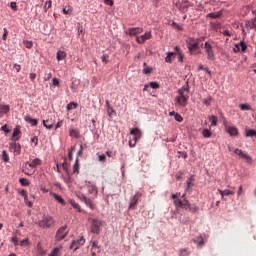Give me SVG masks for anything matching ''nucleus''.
<instances>
[{
    "label": "nucleus",
    "instance_id": "obj_1",
    "mask_svg": "<svg viewBox=\"0 0 256 256\" xmlns=\"http://www.w3.org/2000/svg\"><path fill=\"white\" fill-rule=\"evenodd\" d=\"M176 105L180 107H187L189 101V85H185L182 88L178 89V96L175 99Z\"/></svg>",
    "mask_w": 256,
    "mask_h": 256
},
{
    "label": "nucleus",
    "instance_id": "obj_2",
    "mask_svg": "<svg viewBox=\"0 0 256 256\" xmlns=\"http://www.w3.org/2000/svg\"><path fill=\"white\" fill-rule=\"evenodd\" d=\"M202 49H204V53H205L208 61H215V42L206 41L202 45Z\"/></svg>",
    "mask_w": 256,
    "mask_h": 256
},
{
    "label": "nucleus",
    "instance_id": "obj_3",
    "mask_svg": "<svg viewBox=\"0 0 256 256\" xmlns=\"http://www.w3.org/2000/svg\"><path fill=\"white\" fill-rule=\"evenodd\" d=\"M205 37L202 38H190L188 41V51H190L191 55H199V43L204 41Z\"/></svg>",
    "mask_w": 256,
    "mask_h": 256
},
{
    "label": "nucleus",
    "instance_id": "obj_4",
    "mask_svg": "<svg viewBox=\"0 0 256 256\" xmlns=\"http://www.w3.org/2000/svg\"><path fill=\"white\" fill-rule=\"evenodd\" d=\"M52 225H55V219L49 215L42 216V219L38 222V227H42V229H49Z\"/></svg>",
    "mask_w": 256,
    "mask_h": 256
},
{
    "label": "nucleus",
    "instance_id": "obj_5",
    "mask_svg": "<svg viewBox=\"0 0 256 256\" xmlns=\"http://www.w3.org/2000/svg\"><path fill=\"white\" fill-rule=\"evenodd\" d=\"M130 135H132L133 138L129 141V146L135 147V145H137V141L141 139V136H142L141 130H139V128H133L130 131Z\"/></svg>",
    "mask_w": 256,
    "mask_h": 256
},
{
    "label": "nucleus",
    "instance_id": "obj_6",
    "mask_svg": "<svg viewBox=\"0 0 256 256\" xmlns=\"http://www.w3.org/2000/svg\"><path fill=\"white\" fill-rule=\"evenodd\" d=\"M141 197H143V194L141 192H136L135 195L130 198V204L128 209H131V210L137 209V205H139V201L141 200Z\"/></svg>",
    "mask_w": 256,
    "mask_h": 256
},
{
    "label": "nucleus",
    "instance_id": "obj_7",
    "mask_svg": "<svg viewBox=\"0 0 256 256\" xmlns=\"http://www.w3.org/2000/svg\"><path fill=\"white\" fill-rule=\"evenodd\" d=\"M102 225H103V222L101 220L93 219L91 224V233H95L96 235H99V233H101Z\"/></svg>",
    "mask_w": 256,
    "mask_h": 256
},
{
    "label": "nucleus",
    "instance_id": "obj_8",
    "mask_svg": "<svg viewBox=\"0 0 256 256\" xmlns=\"http://www.w3.org/2000/svg\"><path fill=\"white\" fill-rule=\"evenodd\" d=\"M174 205L176 209H188L191 203H189V200L187 199H184V200L177 199V200H174Z\"/></svg>",
    "mask_w": 256,
    "mask_h": 256
},
{
    "label": "nucleus",
    "instance_id": "obj_9",
    "mask_svg": "<svg viewBox=\"0 0 256 256\" xmlns=\"http://www.w3.org/2000/svg\"><path fill=\"white\" fill-rule=\"evenodd\" d=\"M67 237V226L60 227L56 232V241H63Z\"/></svg>",
    "mask_w": 256,
    "mask_h": 256
},
{
    "label": "nucleus",
    "instance_id": "obj_10",
    "mask_svg": "<svg viewBox=\"0 0 256 256\" xmlns=\"http://www.w3.org/2000/svg\"><path fill=\"white\" fill-rule=\"evenodd\" d=\"M153 35L151 34V31L145 32V34L141 36H136V42L139 43L140 45H143L148 39H151Z\"/></svg>",
    "mask_w": 256,
    "mask_h": 256
},
{
    "label": "nucleus",
    "instance_id": "obj_11",
    "mask_svg": "<svg viewBox=\"0 0 256 256\" xmlns=\"http://www.w3.org/2000/svg\"><path fill=\"white\" fill-rule=\"evenodd\" d=\"M9 150L15 155H21V144L17 142H11L9 144Z\"/></svg>",
    "mask_w": 256,
    "mask_h": 256
},
{
    "label": "nucleus",
    "instance_id": "obj_12",
    "mask_svg": "<svg viewBox=\"0 0 256 256\" xmlns=\"http://www.w3.org/2000/svg\"><path fill=\"white\" fill-rule=\"evenodd\" d=\"M234 153H235V155L240 157V159H245L248 163H251V157L249 155H247L246 153H244L243 150L236 148V149H234Z\"/></svg>",
    "mask_w": 256,
    "mask_h": 256
},
{
    "label": "nucleus",
    "instance_id": "obj_13",
    "mask_svg": "<svg viewBox=\"0 0 256 256\" xmlns=\"http://www.w3.org/2000/svg\"><path fill=\"white\" fill-rule=\"evenodd\" d=\"M143 32V28H128L126 30V34L130 35V37H137V35L141 34Z\"/></svg>",
    "mask_w": 256,
    "mask_h": 256
},
{
    "label": "nucleus",
    "instance_id": "obj_14",
    "mask_svg": "<svg viewBox=\"0 0 256 256\" xmlns=\"http://www.w3.org/2000/svg\"><path fill=\"white\" fill-rule=\"evenodd\" d=\"M82 245H85V238L80 237L78 240L73 241L71 249L77 251V249H79V247H81Z\"/></svg>",
    "mask_w": 256,
    "mask_h": 256
},
{
    "label": "nucleus",
    "instance_id": "obj_15",
    "mask_svg": "<svg viewBox=\"0 0 256 256\" xmlns=\"http://www.w3.org/2000/svg\"><path fill=\"white\" fill-rule=\"evenodd\" d=\"M226 131L231 137H237V135H239V129H237L235 126H228Z\"/></svg>",
    "mask_w": 256,
    "mask_h": 256
},
{
    "label": "nucleus",
    "instance_id": "obj_16",
    "mask_svg": "<svg viewBox=\"0 0 256 256\" xmlns=\"http://www.w3.org/2000/svg\"><path fill=\"white\" fill-rule=\"evenodd\" d=\"M53 125H55V119L48 118L46 120H43V126L47 129H53Z\"/></svg>",
    "mask_w": 256,
    "mask_h": 256
},
{
    "label": "nucleus",
    "instance_id": "obj_17",
    "mask_svg": "<svg viewBox=\"0 0 256 256\" xmlns=\"http://www.w3.org/2000/svg\"><path fill=\"white\" fill-rule=\"evenodd\" d=\"M31 167L32 169H35V167H39L41 165V159L36 158L32 162H26L25 167Z\"/></svg>",
    "mask_w": 256,
    "mask_h": 256
},
{
    "label": "nucleus",
    "instance_id": "obj_18",
    "mask_svg": "<svg viewBox=\"0 0 256 256\" xmlns=\"http://www.w3.org/2000/svg\"><path fill=\"white\" fill-rule=\"evenodd\" d=\"M175 57H177V53L168 52L165 57V63H173V61H175Z\"/></svg>",
    "mask_w": 256,
    "mask_h": 256
},
{
    "label": "nucleus",
    "instance_id": "obj_19",
    "mask_svg": "<svg viewBox=\"0 0 256 256\" xmlns=\"http://www.w3.org/2000/svg\"><path fill=\"white\" fill-rule=\"evenodd\" d=\"M9 111H11V108L9 107V105L0 104V115H2V117L4 115H7Z\"/></svg>",
    "mask_w": 256,
    "mask_h": 256
},
{
    "label": "nucleus",
    "instance_id": "obj_20",
    "mask_svg": "<svg viewBox=\"0 0 256 256\" xmlns=\"http://www.w3.org/2000/svg\"><path fill=\"white\" fill-rule=\"evenodd\" d=\"M69 135L73 137L74 139H79L81 137V134L79 133V129L72 128L69 130Z\"/></svg>",
    "mask_w": 256,
    "mask_h": 256
},
{
    "label": "nucleus",
    "instance_id": "obj_21",
    "mask_svg": "<svg viewBox=\"0 0 256 256\" xmlns=\"http://www.w3.org/2000/svg\"><path fill=\"white\" fill-rule=\"evenodd\" d=\"M218 193H220L222 199H224L225 196L235 195V191L233 190H218Z\"/></svg>",
    "mask_w": 256,
    "mask_h": 256
},
{
    "label": "nucleus",
    "instance_id": "obj_22",
    "mask_svg": "<svg viewBox=\"0 0 256 256\" xmlns=\"http://www.w3.org/2000/svg\"><path fill=\"white\" fill-rule=\"evenodd\" d=\"M81 200L85 203V205L90 207V209H95V206L93 205V202L91 201V199L82 195Z\"/></svg>",
    "mask_w": 256,
    "mask_h": 256
},
{
    "label": "nucleus",
    "instance_id": "obj_23",
    "mask_svg": "<svg viewBox=\"0 0 256 256\" xmlns=\"http://www.w3.org/2000/svg\"><path fill=\"white\" fill-rule=\"evenodd\" d=\"M67 58V52L59 50L56 55L57 61H63V59Z\"/></svg>",
    "mask_w": 256,
    "mask_h": 256
},
{
    "label": "nucleus",
    "instance_id": "obj_24",
    "mask_svg": "<svg viewBox=\"0 0 256 256\" xmlns=\"http://www.w3.org/2000/svg\"><path fill=\"white\" fill-rule=\"evenodd\" d=\"M195 185V177L194 176H190L187 180V187H186V191H189L191 187H193Z\"/></svg>",
    "mask_w": 256,
    "mask_h": 256
},
{
    "label": "nucleus",
    "instance_id": "obj_25",
    "mask_svg": "<svg viewBox=\"0 0 256 256\" xmlns=\"http://www.w3.org/2000/svg\"><path fill=\"white\" fill-rule=\"evenodd\" d=\"M246 27H248V29H253L254 31H256V21L254 19L246 21Z\"/></svg>",
    "mask_w": 256,
    "mask_h": 256
},
{
    "label": "nucleus",
    "instance_id": "obj_26",
    "mask_svg": "<svg viewBox=\"0 0 256 256\" xmlns=\"http://www.w3.org/2000/svg\"><path fill=\"white\" fill-rule=\"evenodd\" d=\"M24 121H26L27 123H31L32 127L37 126V119L31 118V116H25Z\"/></svg>",
    "mask_w": 256,
    "mask_h": 256
},
{
    "label": "nucleus",
    "instance_id": "obj_27",
    "mask_svg": "<svg viewBox=\"0 0 256 256\" xmlns=\"http://www.w3.org/2000/svg\"><path fill=\"white\" fill-rule=\"evenodd\" d=\"M21 133V130L19 128H15L12 134L13 141H19V134Z\"/></svg>",
    "mask_w": 256,
    "mask_h": 256
},
{
    "label": "nucleus",
    "instance_id": "obj_28",
    "mask_svg": "<svg viewBox=\"0 0 256 256\" xmlns=\"http://www.w3.org/2000/svg\"><path fill=\"white\" fill-rule=\"evenodd\" d=\"M52 197H54V199L58 201V203H61V205H65V200L63 199V197L59 196L57 193H52Z\"/></svg>",
    "mask_w": 256,
    "mask_h": 256
},
{
    "label": "nucleus",
    "instance_id": "obj_29",
    "mask_svg": "<svg viewBox=\"0 0 256 256\" xmlns=\"http://www.w3.org/2000/svg\"><path fill=\"white\" fill-rule=\"evenodd\" d=\"M236 47H238L240 51H242V53H245L247 51V44H245V42L243 41L236 44Z\"/></svg>",
    "mask_w": 256,
    "mask_h": 256
},
{
    "label": "nucleus",
    "instance_id": "obj_30",
    "mask_svg": "<svg viewBox=\"0 0 256 256\" xmlns=\"http://www.w3.org/2000/svg\"><path fill=\"white\" fill-rule=\"evenodd\" d=\"M1 159L2 161H4V163H9V154L7 153V151H2Z\"/></svg>",
    "mask_w": 256,
    "mask_h": 256
},
{
    "label": "nucleus",
    "instance_id": "obj_31",
    "mask_svg": "<svg viewBox=\"0 0 256 256\" xmlns=\"http://www.w3.org/2000/svg\"><path fill=\"white\" fill-rule=\"evenodd\" d=\"M52 5H53V2L51 0H47L43 6L44 13H47V10L51 9Z\"/></svg>",
    "mask_w": 256,
    "mask_h": 256
},
{
    "label": "nucleus",
    "instance_id": "obj_32",
    "mask_svg": "<svg viewBox=\"0 0 256 256\" xmlns=\"http://www.w3.org/2000/svg\"><path fill=\"white\" fill-rule=\"evenodd\" d=\"M207 17H210L211 19H219V17H221V12H211Z\"/></svg>",
    "mask_w": 256,
    "mask_h": 256
},
{
    "label": "nucleus",
    "instance_id": "obj_33",
    "mask_svg": "<svg viewBox=\"0 0 256 256\" xmlns=\"http://www.w3.org/2000/svg\"><path fill=\"white\" fill-rule=\"evenodd\" d=\"M19 183L20 185H22V187H29L30 185L29 180H27L26 178H20Z\"/></svg>",
    "mask_w": 256,
    "mask_h": 256
},
{
    "label": "nucleus",
    "instance_id": "obj_34",
    "mask_svg": "<svg viewBox=\"0 0 256 256\" xmlns=\"http://www.w3.org/2000/svg\"><path fill=\"white\" fill-rule=\"evenodd\" d=\"M88 191L89 193H95L96 195L99 193V190L95 184L90 185Z\"/></svg>",
    "mask_w": 256,
    "mask_h": 256
},
{
    "label": "nucleus",
    "instance_id": "obj_35",
    "mask_svg": "<svg viewBox=\"0 0 256 256\" xmlns=\"http://www.w3.org/2000/svg\"><path fill=\"white\" fill-rule=\"evenodd\" d=\"M63 13H64V15H71V13H73V7H71V6L64 7Z\"/></svg>",
    "mask_w": 256,
    "mask_h": 256
},
{
    "label": "nucleus",
    "instance_id": "obj_36",
    "mask_svg": "<svg viewBox=\"0 0 256 256\" xmlns=\"http://www.w3.org/2000/svg\"><path fill=\"white\" fill-rule=\"evenodd\" d=\"M77 107H78V104L76 102H70L69 104H67L66 109L68 111H71L73 109H77Z\"/></svg>",
    "mask_w": 256,
    "mask_h": 256
},
{
    "label": "nucleus",
    "instance_id": "obj_37",
    "mask_svg": "<svg viewBox=\"0 0 256 256\" xmlns=\"http://www.w3.org/2000/svg\"><path fill=\"white\" fill-rule=\"evenodd\" d=\"M202 135H203V137H205V139H209V137H211L212 133L209 129L205 128L202 131Z\"/></svg>",
    "mask_w": 256,
    "mask_h": 256
},
{
    "label": "nucleus",
    "instance_id": "obj_38",
    "mask_svg": "<svg viewBox=\"0 0 256 256\" xmlns=\"http://www.w3.org/2000/svg\"><path fill=\"white\" fill-rule=\"evenodd\" d=\"M73 172L79 173V158H76L75 163L73 165Z\"/></svg>",
    "mask_w": 256,
    "mask_h": 256
},
{
    "label": "nucleus",
    "instance_id": "obj_39",
    "mask_svg": "<svg viewBox=\"0 0 256 256\" xmlns=\"http://www.w3.org/2000/svg\"><path fill=\"white\" fill-rule=\"evenodd\" d=\"M209 120L211 121V125H212L213 127H217V122H218L217 116H210V117H209Z\"/></svg>",
    "mask_w": 256,
    "mask_h": 256
},
{
    "label": "nucleus",
    "instance_id": "obj_40",
    "mask_svg": "<svg viewBox=\"0 0 256 256\" xmlns=\"http://www.w3.org/2000/svg\"><path fill=\"white\" fill-rule=\"evenodd\" d=\"M187 209H189L191 213H197V211H199V207H197L195 204H190Z\"/></svg>",
    "mask_w": 256,
    "mask_h": 256
},
{
    "label": "nucleus",
    "instance_id": "obj_41",
    "mask_svg": "<svg viewBox=\"0 0 256 256\" xmlns=\"http://www.w3.org/2000/svg\"><path fill=\"white\" fill-rule=\"evenodd\" d=\"M106 105L108 107V114H109V117H111V115H113V113H115V109H113V107H111L109 105V100H106Z\"/></svg>",
    "mask_w": 256,
    "mask_h": 256
},
{
    "label": "nucleus",
    "instance_id": "obj_42",
    "mask_svg": "<svg viewBox=\"0 0 256 256\" xmlns=\"http://www.w3.org/2000/svg\"><path fill=\"white\" fill-rule=\"evenodd\" d=\"M193 241H194V243H198V245H200V247L205 245V241H203V237H201V236L194 239Z\"/></svg>",
    "mask_w": 256,
    "mask_h": 256
},
{
    "label": "nucleus",
    "instance_id": "obj_43",
    "mask_svg": "<svg viewBox=\"0 0 256 256\" xmlns=\"http://www.w3.org/2000/svg\"><path fill=\"white\" fill-rule=\"evenodd\" d=\"M247 137H255L256 136V131L253 129L250 130H246V134Z\"/></svg>",
    "mask_w": 256,
    "mask_h": 256
},
{
    "label": "nucleus",
    "instance_id": "obj_44",
    "mask_svg": "<svg viewBox=\"0 0 256 256\" xmlns=\"http://www.w3.org/2000/svg\"><path fill=\"white\" fill-rule=\"evenodd\" d=\"M241 111H250L251 106L249 104H240Z\"/></svg>",
    "mask_w": 256,
    "mask_h": 256
},
{
    "label": "nucleus",
    "instance_id": "obj_45",
    "mask_svg": "<svg viewBox=\"0 0 256 256\" xmlns=\"http://www.w3.org/2000/svg\"><path fill=\"white\" fill-rule=\"evenodd\" d=\"M179 255L180 256H189V249H187V248L181 249Z\"/></svg>",
    "mask_w": 256,
    "mask_h": 256
},
{
    "label": "nucleus",
    "instance_id": "obj_46",
    "mask_svg": "<svg viewBox=\"0 0 256 256\" xmlns=\"http://www.w3.org/2000/svg\"><path fill=\"white\" fill-rule=\"evenodd\" d=\"M212 99L213 98L211 96H208L206 99L203 100V104L209 107V105H211Z\"/></svg>",
    "mask_w": 256,
    "mask_h": 256
},
{
    "label": "nucleus",
    "instance_id": "obj_47",
    "mask_svg": "<svg viewBox=\"0 0 256 256\" xmlns=\"http://www.w3.org/2000/svg\"><path fill=\"white\" fill-rule=\"evenodd\" d=\"M174 119L175 121H178V123H183V116H181L179 113L175 114Z\"/></svg>",
    "mask_w": 256,
    "mask_h": 256
},
{
    "label": "nucleus",
    "instance_id": "obj_48",
    "mask_svg": "<svg viewBox=\"0 0 256 256\" xmlns=\"http://www.w3.org/2000/svg\"><path fill=\"white\" fill-rule=\"evenodd\" d=\"M31 143H34L35 147H37L39 145V138L37 136L32 137Z\"/></svg>",
    "mask_w": 256,
    "mask_h": 256
},
{
    "label": "nucleus",
    "instance_id": "obj_49",
    "mask_svg": "<svg viewBox=\"0 0 256 256\" xmlns=\"http://www.w3.org/2000/svg\"><path fill=\"white\" fill-rule=\"evenodd\" d=\"M24 45L26 49H31V47H33V42L31 41H24Z\"/></svg>",
    "mask_w": 256,
    "mask_h": 256
},
{
    "label": "nucleus",
    "instance_id": "obj_50",
    "mask_svg": "<svg viewBox=\"0 0 256 256\" xmlns=\"http://www.w3.org/2000/svg\"><path fill=\"white\" fill-rule=\"evenodd\" d=\"M98 161H100L101 163H105V161H107V157L105 156V154L99 155Z\"/></svg>",
    "mask_w": 256,
    "mask_h": 256
},
{
    "label": "nucleus",
    "instance_id": "obj_51",
    "mask_svg": "<svg viewBox=\"0 0 256 256\" xmlns=\"http://www.w3.org/2000/svg\"><path fill=\"white\" fill-rule=\"evenodd\" d=\"M62 168L64 169V171H66V173H69V165L67 164V160H64Z\"/></svg>",
    "mask_w": 256,
    "mask_h": 256
},
{
    "label": "nucleus",
    "instance_id": "obj_52",
    "mask_svg": "<svg viewBox=\"0 0 256 256\" xmlns=\"http://www.w3.org/2000/svg\"><path fill=\"white\" fill-rule=\"evenodd\" d=\"M20 195L22 196V197H24V201H25V203H27V191H25V190H21L20 191Z\"/></svg>",
    "mask_w": 256,
    "mask_h": 256
},
{
    "label": "nucleus",
    "instance_id": "obj_53",
    "mask_svg": "<svg viewBox=\"0 0 256 256\" xmlns=\"http://www.w3.org/2000/svg\"><path fill=\"white\" fill-rule=\"evenodd\" d=\"M109 56L107 54H104L102 57H101V60H102V63H109Z\"/></svg>",
    "mask_w": 256,
    "mask_h": 256
},
{
    "label": "nucleus",
    "instance_id": "obj_54",
    "mask_svg": "<svg viewBox=\"0 0 256 256\" xmlns=\"http://www.w3.org/2000/svg\"><path fill=\"white\" fill-rule=\"evenodd\" d=\"M20 245H21V247H25V246L29 245V239L26 238V239L20 241Z\"/></svg>",
    "mask_w": 256,
    "mask_h": 256
},
{
    "label": "nucleus",
    "instance_id": "obj_55",
    "mask_svg": "<svg viewBox=\"0 0 256 256\" xmlns=\"http://www.w3.org/2000/svg\"><path fill=\"white\" fill-rule=\"evenodd\" d=\"M150 87L152 89H159V83H157V82H150Z\"/></svg>",
    "mask_w": 256,
    "mask_h": 256
},
{
    "label": "nucleus",
    "instance_id": "obj_56",
    "mask_svg": "<svg viewBox=\"0 0 256 256\" xmlns=\"http://www.w3.org/2000/svg\"><path fill=\"white\" fill-rule=\"evenodd\" d=\"M51 77H53V74L51 72L50 73H46L45 77H44V81H50Z\"/></svg>",
    "mask_w": 256,
    "mask_h": 256
},
{
    "label": "nucleus",
    "instance_id": "obj_57",
    "mask_svg": "<svg viewBox=\"0 0 256 256\" xmlns=\"http://www.w3.org/2000/svg\"><path fill=\"white\" fill-rule=\"evenodd\" d=\"M174 50L176 52H173V53H176V55H179V54L183 53V50H181V47H179V46H175Z\"/></svg>",
    "mask_w": 256,
    "mask_h": 256
},
{
    "label": "nucleus",
    "instance_id": "obj_58",
    "mask_svg": "<svg viewBox=\"0 0 256 256\" xmlns=\"http://www.w3.org/2000/svg\"><path fill=\"white\" fill-rule=\"evenodd\" d=\"M11 241L14 243L15 246L19 245V238H17V236L12 237Z\"/></svg>",
    "mask_w": 256,
    "mask_h": 256
},
{
    "label": "nucleus",
    "instance_id": "obj_59",
    "mask_svg": "<svg viewBox=\"0 0 256 256\" xmlns=\"http://www.w3.org/2000/svg\"><path fill=\"white\" fill-rule=\"evenodd\" d=\"M7 35H9V32L7 31V28H4V34L2 36L3 41H7Z\"/></svg>",
    "mask_w": 256,
    "mask_h": 256
},
{
    "label": "nucleus",
    "instance_id": "obj_60",
    "mask_svg": "<svg viewBox=\"0 0 256 256\" xmlns=\"http://www.w3.org/2000/svg\"><path fill=\"white\" fill-rule=\"evenodd\" d=\"M177 55H178V63H183V59H184L183 52Z\"/></svg>",
    "mask_w": 256,
    "mask_h": 256
},
{
    "label": "nucleus",
    "instance_id": "obj_61",
    "mask_svg": "<svg viewBox=\"0 0 256 256\" xmlns=\"http://www.w3.org/2000/svg\"><path fill=\"white\" fill-rule=\"evenodd\" d=\"M52 84L54 85V87H58V85H59V79L53 78V79H52Z\"/></svg>",
    "mask_w": 256,
    "mask_h": 256
},
{
    "label": "nucleus",
    "instance_id": "obj_62",
    "mask_svg": "<svg viewBox=\"0 0 256 256\" xmlns=\"http://www.w3.org/2000/svg\"><path fill=\"white\" fill-rule=\"evenodd\" d=\"M29 77H30L31 81H35V79H37V74L36 73H30Z\"/></svg>",
    "mask_w": 256,
    "mask_h": 256
},
{
    "label": "nucleus",
    "instance_id": "obj_63",
    "mask_svg": "<svg viewBox=\"0 0 256 256\" xmlns=\"http://www.w3.org/2000/svg\"><path fill=\"white\" fill-rule=\"evenodd\" d=\"M38 253L40 255H45V250H43V248H41V245L38 244Z\"/></svg>",
    "mask_w": 256,
    "mask_h": 256
},
{
    "label": "nucleus",
    "instance_id": "obj_64",
    "mask_svg": "<svg viewBox=\"0 0 256 256\" xmlns=\"http://www.w3.org/2000/svg\"><path fill=\"white\" fill-rule=\"evenodd\" d=\"M14 69L17 73H19L21 71V65L19 64H14Z\"/></svg>",
    "mask_w": 256,
    "mask_h": 256
}]
</instances>
